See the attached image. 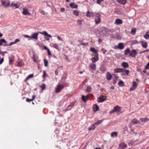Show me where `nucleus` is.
<instances>
[{
  "label": "nucleus",
  "instance_id": "obj_1",
  "mask_svg": "<svg viewBox=\"0 0 149 149\" xmlns=\"http://www.w3.org/2000/svg\"><path fill=\"white\" fill-rule=\"evenodd\" d=\"M39 33L44 35L45 36H46L49 38H51L52 36L50 34H49L48 33L45 31H43L42 32H39L37 33H33L31 36V38L35 40H37L38 39V36Z\"/></svg>",
  "mask_w": 149,
  "mask_h": 149
},
{
  "label": "nucleus",
  "instance_id": "obj_2",
  "mask_svg": "<svg viewBox=\"0 0 149 149\" xmlns=\"http://www.w3.org/2000/svg\"><path fill=\"white\" fill-rule=\"evenodd\" d=\"M95 21L96 24H98L101 22V15L99 13H95Z\"/></svg>",
  "mask_w": 149,
  "mask_h": 149
},
{
  "label": "nucleus",
  "instance_id": "obj_3",
  "mask_svg": "<svg viewBox=\"0 0 149 149\" xmlns=\"http://www.w3.org/2000/svg\"><path fill=\"white\" fill-rule=\"evenodd\" d=\"M68 86V84H65L64 85L58 84L56 88L55 92L56 93H59L65 86Z\"/></svg>",
  "mask_w": 149,
  "mask_h": 149
},
{
  "label": "nucleus",
  "instance_id": "obj_4",
  "mask_svg": "<svg viewBox=\"0 0 149 149\" xmlns=\"http://www.w3.org/2000/svg\"><path fill=\"white\" fill-rule=\"evenodd\" d=\"M107 100V97H106L102 95L97 98V101L98 102L100 103L104 102Z\"/></svg>",
  "mask_w": 149,
  "mask_h": 149
},
{
  "label": "nucleus",
  "instance_id": "obj_5",
  "mask_svg": "<svg viewBox=\"0 0 149 149\" xmlns=\"http://www.w3.org/2000/svg\"><path fill=\"white\" fill-rule=\"evenodd\" d=\"M75 103V102H71L70 104L68 106L66 109L63 110L65 112H66L70 110L74 106Z\"/></svg>",
  "mask_w": 149,
  "mask_h": 149
},
{
  "label": "nucleus",
  "instance_id": "obj_6",
  "mask_svg": "<svg viewBox=\"0 0 149 149\" xmlns=\"http://www.w3.org/2000/svg\"><path fill=\"white\" fill-rule=\"evenodd\" d=\"M137 54V52L135 49H133L130 52V56L135 58Z\"/></svg>",
  "mask_w": 149,
  "mask_h": 149
},
{
  "label": "nucleus",
  "instance_id": "obj_7",
  "mask_svg": "<svg viewBox=\"0 0 149 149\" xmlns=\"http://www.w3.org/2000/svg\"><path fill=\"white\" fill-rule=\"evenodd\" d=\"M95 13L93 12H90L89 11H88L86 13V17H93L95 16Z\"/></svg>",
  "mask_w": 149,
  "mask_h": 149
},
{
  "label": "nucleus",
  "instance_id": "obj_8",
  "mask_svg": "<svg viewBox=\"0 0 149 149\" xmlns=\"http://www.w3.org/2000/svg\"><path fill=\"white\" fill-rule=\"evenodd\" d=\"M2 3V4L3 6L5 7H7L8 6H9L10 3V1H7L6 3H5L6 0H1Z\"/></svg>",
  "mask_w": 149,
  "mask_h": 149
},
{
  "label": "nucleus",
  "instance_id": "obj_9",
  "mask_svg": "<svg viewBox=\"0 0 149 149\" xmlns=\"http://www.w3.org/2000/svg\"><path fill=\"white\" fill-rule=\"evenodd\" d=\"M137 86V84L135 81L132 82V87L130 88V90L132 91L134 90Z\"/></svg>",
  "mask_w": 149,
  "mask_h": 149
},
{
  "label": "nucleus",
  "instance_id": "obj_10",
  "mask_svg": "<svg viewBox=\"0 0 149 149\" xmlns=\"http://www.w3.org/2000/svg\"><path fill=\"white\" fill-rule=\"evenodd\" d=\"M127 147V145L124 143H122L119 145V148L120 149H124Z\"/></svg>",
  "mask_w": 149,
  "mask_h": 149
},
{
  "label": "nucleus",
  "instance_id": "obj_11",
  "mask_svg": "<svg viewBox=\"0 0 149 149\" xmlns=\"http://www.w3.org/2000/svg\"><path fill=\"white\" fill-rule=\"evenodd\" d=\"M123 21L119 19H116L114 24L116 25H119L122 24L123 23Z\"/></svg>",
  "mask_w": 149,
  "mask_h": 149
},
{
  "label": "nucleus",
  "instance_id": "obj_12",
  "mask_svg": "<svg viewBox=\"0 0 149 149\" xmlns=\"http://www.w3.org/2000/svg\"><path fill=\"white\" fill-rule=\"evenodd\" d=\"M112 76L111 74L109 72L107 73L106 76V79L108 80H111L112 78Z\"/></svg>",
  "mask_w": 149,
  "mask_h": 149
},
{
  "label": "nucleus",
  "instance_id": "obj_13",
  "mask_svg": "<svg viewBox=\"0 0 149 149\" xmlns=\"http://www.w3.org/2000/svg\"><path fill=\"white\" fill-rule=\"evenodd\" d=\"M11 6L14 9H16L19 8V6L17 3H15L14 2H12L11 4Z\"/></svg>",
  "mask_w": 149,
  "mask_h": 149
},
{
  "label": "nucleus",
  "instance_id": "obj_14",
  "mask_svg": "<svg viewBox=\"0 0 149 149\" xmlns=\"http://www.w3.org/2000/svg\"><path fill=\"white\" fill-rule=\"evenodd\" d=\"M99 107L96 104L93 105V111H96L99 110Z\"/></svg>",
  "mask_w": 149,
  "mask_h": 149
},
{
  "label": "nucleus",
  "instance_id": "obj_15",
  "mask_svg": "<svg viewBox=\"0 0 149 149\" xmlns=\"http://www.w3.org/2000/svg\"><path fill=\"white\" fill-rule=\"evenodd\" d=\"M99 59V58L98 54H97L96 55V57H92L91 58V60L93 63H95Z\"/></svg>",
  "mask_w": 149,
  "mask_h": 149
},
{
  "label": "nucleus",
  "instance_id": "obj_16",
  "mask_svg": "<svg viewBox=\"0 0 149 149\" xmlns=\"http://www.w3.org/2000/svg\"><path fill=\"white\" fill-rule=\"evenodd\" d=\"M22 13L23 15H29L30 13L29 12L28 10L26 8H23V11L22 12Z\"/></svg>",
  "mask_w": 149,
  "mask_h": 149
},
{
  "label": "nucleus",
  "instance_id": "obj_17",
  "mask_svg": "<svg viewBox=\"0 0 149 149\" xmlns=\"http://www.w3.org/2000/svg\"><path fill=\"white\" fill-rule=\"evenodd\" d=\"M70 6L72 8H77L78 7L77 5L74 3H70Z\"/></svg>",
  "mask_w": 149,
  "mask_h": 149
},
{
  "label": "nucleus",
  "instance_id": "obj_18",
  "mask_svg": "<svg viewBox=\"0 0 149 149\" xmlns=\"http://www.w3.org/2000/svg\"><path fill=\"white\" fill-rule=\"evenodd\" d=\"M89 67L94 70H95L96 68V65L93 63L90 64Z\"/></svg>",
  "mask_w": 149,
  "mask_h": 149
},
{
  "label": "nucleus",
  "instance_id": "obj_19",
  "mask_svg": "<svg viewBox=\"0 0 149 149\" xmlns=\"http://www.w3.org/2000/svg\"><path fill=\"white\" fill-rule=\"evenodd\" d=\"M114 109L116 112H120L121 110V107L117 105L114 107Z\"/></svg>",
  "mask_w": 149,
  "mask_h": 149
},
{
  "label": "nucleus",
  "instance_id": "obj_20",
  "mask_svg": "<svg viewBox=\"0 0 149 149\" xmlns=\"http://www.w3.org/2000/svg\"><path fill=\"white\" fill-rule=\"evenodd\" d=\"M140 42H141L142 44V46L144 48H146L148 47V43L145 42L143 41H141Z\"/></svg>",
  "mask_w": 149,
  "mask_h": 149
},
{
  "label": "nucleus",
  "instance_id": "obj_21",
  "mask_svg": "<svg viewBox=\"0 0 149 149\" xmlns=\"http://www.w3.org/2000/svg\"><path fill=\"white\" fill-rule=\"evenodd\" d=\"M122 71L121 72H125V74H126L127 76L129 75V70H127L125 69L124 68H121V70Z\"/></svg>",
  "mask_w": 149,
  "mask_h": 149
},
{
  "label": "nucleus",
  "instance_id": "obj_22",
  "mask_svg": "<svg viewBox=\"0 0 149 149\" xmlns=\"http://www.w3.org/2000/svg\"><path fill=\"white\" fill-rule=\"evenodd\" d=\"M117 1L120 4L124 5L126 3L127 1L126 0H117Z\"/></svg>",
  "mask_w": 149,
  "mask_h": 149
},
{
  "label": "nucleus",
  "instance_id": "obj_23",
  "mask_svg": "<svg viewBox=\"0 0 149 149\" xmlns=\"http://www.w3.org/2000/svg\"><path fill=\"white\" fill-rule=\"evenodd\" d=\"M122 66L125 68H127L129 67L128 63L126 62H123L121 64Z\"/></svg>",
  "mask_w": 149,
  "mask_h": 149
},
{
  "label": "nucleus",
  "instance_id": "obj_24",
  "mask_svg": "<svg viewBox=\"0 0 149 149\" xmlns=\"http://www.w3.org/2000/svg\"><path fill=\"white\" fill-rule=\"evenodd\" d=\"M118 48L120 49H122L124 48V46L123 43H120L118 44Z\"/></svg>",
  "mask_w": 149,
  "mask_h": 149
},
{
  "label": "nucleus",
  "instance_id": "obj_25",
  "mask_svg": "<svg viewBox=\"0 0 149 149\" xmlns=\"http://www.w3.org/2000/svg\"><path fill=\"white\" fill-rule=\"evenodd\" d=\"M94 123L91 125L88 128V130H94L95 128Z\"/></svg>",
  "mask_w": 149,
  "mask_h": 149
},
{
  "label": "nucleus",
  "instance_id": "obj_26",
  "mask_svg": "<svg viewBox=\"0 0 149 149\" xmlns=\"http://www.w3.org/2000/svg\"><path fill=\"white\" fill-rule=\"evenodd\" d=\"M91 52H93L95 54H97L98 50L95 49L94 48L91 47L90 49Z\"/></svg>",
  "mask_w": 149,
  "mask_h": 149
},
{
  "label": "nucleus",
  "instance_id": "obj_27",
  "mask_svg": "<svg viewBox=\"0 0 149 149\" xmlns=\"http://www.w3.org/2000/svg\"><path fill=\"white\" fill-rule=\"evenodd\" d=\"M121 68H116L114 70V72L115 73H120L122 72Z\"/></svg>",
  "mask_w": 149,
  "mask_h": 149
},
{
  "label": "nucleus",
  "instance_id": "obj_28",
  "mask_svg": "<svg viewBox=\"0 0 149 149\" xmlns=\"http://www.w3.org/2000/svg\"><path fill=\"white\" fill-rule=\"evenodd\" d=\"M118 134L116 132H112L111 133V137H113L114 136H117Z\"/></svg>",
  "mask_w": 149,
  "mask_h": 149
},
{
  "label": "nucleus",
  "instance_id": "obj_29",
  "mask_svg": "<svg viewBox=\"0 0 149 149\" xmlns=\"http://www.w3.org/2000/svg\"><path fill=\"white\" fill-rule=\"evenodd\" d=\"M118 85L120 87H123L124 86V82L122 81H120L118 83Z\"/></svg>",
  "mask_w": 149,
  "mask_h": 149
},
{
  "label": "nucleus",
  "instance_id": "obj_30",
  "mask_svg": "<svg viewBox=\"0 0 149 149\" xmlns=\"http://www.w3.org/2000/svg\"><path fill=\"white\" fill-rule=\"evenodd\" d=\"M130 52L131 51H130V49L129 48H127L125 51L124 54L125 55H127V54H129V53L130 54Z\"/></svg>",
  "mask_w": 149,
  "mask_h": 149
},
{
  "label": "nucleus",
  "instance_id": "obj_31",
  "mask_svg": "<svg viewBox=\"0 0 149 149\" xmlns=\"http://www.w3.org/2000/svg\"><path fill=\"white\" fill-rule=\"evenodd\" d=\"M132 123H133L134 124H136L139 123V121L136 119H134L132 121V122L131 123V124Z\"/></svg>",
  "mask_w": 149,
  "mask_h": 149
},
{
  "label": "nucleus",
  "instance_id": "obj_32",
  "mask_svg": "<svg viewBox=\"0 0 149 149\" xmlns=\"http://www.w3.org/2000/svg\"><path fill=\"white\" fill-rule=\"evenodd\" d=\"M73 15L76 16H78L79 15V12L76 10H74L73 11Z\"/></svg>",
  "mask_w": 149,
  "mask_h": 149
},
{
  "label": "nucleus",
  "instance_id": "obj_33",
  "mask_svg": "<svg viewBox=\"0 0 149 149\" xmlns=\"http://www.w3.org/2000/svg\"><path fill=\"white\" fill-rule=\"evenodd\" d=\"M53 47L58 50H59L60 49L59 48L57 44H53Z\"/></svg>",
  "mask_w": 149,
  "mask_h": 149
},
{
  "label": "nucleus",
  "instance_id": "obj_34",
  "mask_svg": "<svg viewBox=\"0 0 149 149\" xmlns=\"http://www.w3.org/2000/svg\"><path fill=\"white\" fill-rule=\"evenodd\" d=\"M140 120L141 122H144L149 120V119L147 118H140Z\"/></svg>",
  "mask_w": 149,
  "mask_h": 149
},
{
  "label": "nucleus",
  "instance_id": "obj_35",
  "mask_svg": "<svg viewBox=\"0 0 149 149\" xmlns=\"http://www.w3.org/2000/svg\"><path fill=\"white\" fill-rule=\"evenodd\" d=\"M2 43H6V42L3 39H1L0 40V45H2Z\"/></svg>",
  "mask_w": 149,
  "mask_h": 149
},
{
  "label": "nucleus",
  "instance_id": "obj_36",
  "mask_svg": "<svg viewBox=\"0 0 149 149\" xmlns=\"http://www.w3.org/2000/svg\"><path fill=\"white\" fill-rule=\"evenodd\" d=\"M136 28L132 29L131 31V33L133 35H134L136 33Z\"/></svg>",
  "mask_w": 149,
  "mask_h": 149
},
{
  "label": "nucleus",
  "instance_id": "obj_37",
  "mask_svg": "<svg viewBox=\"0 0 149 149\" xmlns=\"http://www.w3.org/2000/svg\"><path fill=\"white\" fill-rule=\"evenodd\" d=\"M144 37L146 39L149 38V35L148 32H146V34L144 35Z\"/></svg>",
  "mask_w": 149,
  "mask_h": 149
},
{
  "label": "nucleus",
  "instance_id": "obj_38",
  "mask_svg": "<svg viewBox=\"0 0 149 149\" xmlns=\"http://www.w3.org/2000/svg\"><path fill=\"white\" fill-rule=\"evenodd\" d=\"M103 121V120H98L94 124L96 125H99Z\"/></svg>",
  "mask_w": 149,
  "mask_h": 149
},
{
  "label": "nucleus",
  "instance_id": "obj_39",
  "mask_svg": "<svg viewBox=\"0 0 149 149\" xmlns=\"http://www.w3.org/2000/svg\"><path fill=\"white\" fill-rule=\"evenodd\" d=\"M14 44H15L14 42H10V44L8 45V44H6V43H5V44H4L3 45L4 46H11V45H13Z\"/></svg>",
  "mask_w": 149,
  "mask_h": 149
},
{
  "label": "nucleus",
  "instance_id": "obj_40",
  "mask_svg": "<svg viewBox=\"0 0 149 149\" xmlns=\"http://www.w3.org/2000/svg\"><path fill=\"white\" fill-rule=\"evenodd\" d=\"M86 91L87 92H90L91 90V86H88L86 89Z\"/></svg>",
  "mask_w": 149,
  "mask_h": 149
},
{
  "label": "nucleus",
  "instance_id": "obj_41",
  "mask_svg": "<svg viewBox=\"0 0 149 149\" xmlns=\"http://www.w3.org/2000/svg\"><path fill=\"white\" fill-rule=\"evenodd\" d=\"M140 42H139L137 40H132V43L133 44H137L139 43Z\"/></svg>",
  "mask_w": 149,
  "mask_h": 149
},
{
  "label": "nucleus",
  "instance_id": "obj_42",
  "mask_svg": "<svg viewBox=\"0 0 149 149\" xmlns=\"http://www.w3.org/2000/svg\"><path fill=\"white\" fill-rule=\"evenodd\" d=\"M81 98H82V100L84 102H86V99L85 97V96H84V95H82V97Z\"/></svg>",
  "mask_w": 149,
  "mask_h": 149
},
{
  "label": "nucleus",
  "instance_id": "obj_43",
  "mask_svg": "<svg viewBox=\"0 0 149 149\" xmlns=\"http://www.w3.org/2000/svg\"><path fill=\"white\" fill-rule=\"evenodd\" d=\"M40 87L41 88L42 90H44L46 86L45 84H43L40 86Z\"/></svg>",
  "mask_w": 149,
  "mask_h": 149
},
{
  "label": "nucleus",
  "instance_id": "obj_44",
  "mask_svg": "<svg viewBox=\"0 0 149 149\" xmlns=\"http://www.w3.org/2000/svg\"><path fill=\"white\" fill-rule=\"evenodd\" d=\"M88 45V43H81L79 44L78 45V46H80L81 45H84V46H86V45Z\"/></svg>",
  "mask_w": 149,
  "mask_h": 149
},
{
  "label": "nucleus",
  "instance_id": "obj_45",
  "mask_svg": "<svg viewBox=\"0 0 149 149\" xmlns=\"http://www.w3.org/2000/svg\"><path fill=\"white\" fill-rule=\"evenodd\" d=\"M82 20H77V24L78 25H81V22Z\"/></svg>",
  "mask_w": 149,
  "mask_h": 149
},
{
  "label": "nucleus",
  "instance_id": "obj_46",
  "mask_svg": "<svg viewBox=\"0 0 149 149\" xmlns=\"http://www.w3.org/2000/svg\"><path fill=\"white\" fill-rule=\"evenodd\" d=\"M44 62L45 63V66L46 67L47 66L48 63L47 61V60L45 59H44Z\"/></svg>",
  "mask_w": 149,
  "mask_h": 149
},
{
  "label": "nucleus",
  "instance_id": "obj_47",
  "mask_svg": "<svg viewBox=\"0 0 149 149\" xmlns=\"http://www.w3.org/2000/svg\"><path fill=\"white\" fill-rule=\"evenodd\" d=\"M43 75H42V77L43 78H45L46 76V72L45 70H44L43 71Z\"/></svg>",
  "mask_w": 149,
  "mask_h": 149
},
{
  "label": "nucleus",
  "instance_id": "obj_48",
  "mask_svg": "<svg viewBox=\"0 0 149 149\" xmlns=\"http://www.w3.org/2000/svg\"><path fill=\"white\" fill-rule=\"evenodd\" d=\"M23 64V63L21 61H19L18 62V65L19 66H22Z\"/></svg>",
  "mask_w": 149,
  "mask_h": 149
},
{
  "label": "nucleus",
  "instance_id": "obj_49",
  "mask_svg": "<svg viewBox=\"0 0 149 149\" xmlns=\"http://www.w3.org/2000/svg\"><path fill=\"white\" fill-rule=\"evenodd\" d=\"M145 69H149V62H148L146 65Z\"/></svg>",
  "mask_w": 149,
  "mask_h": 149
},
{
  "label": "nucleus",
  "instance_id": "obj_50",
  "mask_svg": "<svg viewBox=\"0 0 149 149\" xmlns=\"http://www.w3.org/2000/svg\"><path fill=\"white\" fill-rule=\"evenodd\" d=\"M103 1L104 0H97V2L98 4H100L101 2Z\"/></svg>",
  "mask_w": 149,
  "mask_h": 149
},
{
  "label": "nucleus",
  "instance_id": "obj_51",
  "mask_svg": "<svg viewBox=\"0 0 149 149\" xmlns=\"http://www.w3.org/2000/svg\"><path fill=\"white\" fill-rule=\"evenodd\" d=\"M33 77V74H31L27 77V78H28L29 79L30 78H32Z\"/></svg>",
  "mask_w": 149,
  "mask_h": 149
},
{
  "label": "nucleus",
  "instance_id": "obj_52",
  "mask_svg": "<svg viewBox=\"0 0 149 149\" xmlns=\"http://www.w3.org/2000/svg\"><path fill=\"white\" fill-rule=\"evenodd\" d=\"M33 101V100L32 99H29V98H27L26 99V101L28 102H30Z\"/></svg>",
  "mask_w": 149,
  "mask_h": 149
},
{
  "label": "nucleus",
  "instance_id": "obj_53",
  "mask_svg": "<svg viewBox=\"0 0 149 149\" xmlns=\"http://www.w3.org/2000/svg\"><path fill=\"white\" fill-rule=\"evenodd\" d=\"M40 13L43 15H46L47 14V13L45 12L44 11H41Z\"/></svg>",
  "mask_w": 149,
  "mask_h": 149
},
{
  "label": "nucleus",
  "instance_id": "obj_54",
  "mask_svg": "<svg viewBox=\"0 0 149 149\" xmlns=\"http://www.w3.org/2000/svg\"><path fill=\"white\" fill-rule=\"evenodd\" d=\"M20 40L19 39H16L15 40V41L14 42L15 44H16L17 42L19 41Z\"/></svg>",
  "mask_w": 149,
  "mask_h": 149
},
{
  "label": "nucleus",
  "instance_id": "obj_55",
  "mask_svg": "<svg viewBox=\"0 0 149 149\" xmlns=\"http://www.w3.org/2000/svg\"><path fill=\"white\" fill-rule=\"evenodd\" d=\"M33 61L34 62H37L38 61L36 59V58H35L34 57V56L33 57Z\"/></svg>",
  "mask_w": 149,
  "mask_h": 149
},
{
  "label": "nucleus",
  "instance_id": "obj_56",
  "mask_svg": "<svg viewBox=\"0 0 149 149\" xmlns=\"http://www.w3.org/2000/svg\"><path fill=\"white\" fill-rule=\"evenodd\" d=\"M3 61V58H2L0 59V65L2 64Z\"/></svg>",
  "mask_w": 149,
  "mask_h": 149
},
{
  "label": "nucleus",
  "instance_id": "obj_57",
  "mask_svg": "<svg viewBox=\"0 0 149 149\" xmlns=\"http://www.w3.org/2000/svg\"><path fill=\"white\" fill-rule=\"evenodd\" d=\"M24 37L26 38H31V36H29L28 35H25Z\"/></svg>",
  "mask_w": 149,
  "mask_h": 149
},
{
  "label": "nucleus",
  "instance_id": "obj_58",
  "mask_svg": "<svg viewBox=\"0 0 149 149\" xmlns=\"http://www.w3.org/2000/svg\"><path fill=\"white\" fill-rule=\"evenodd\" d=\"M100 70L102 71H104L105 70V69L103 67L100 68Z\"/></svg>",
  "mask_w": 149,
  "mask_h": 149
},
{
  "label": "nucleus",
  "instance_id": "obj_59",
  "mask_svg": "<svg viewBox=\"0 0 149 149\" xmlns=\"http://www.w3.org/2000/svg\"><path fill=\"white\" fill-rule=\"evenodd\" d=\"M61 10L62 12H63L65 10V9L64 8H61Z\"/></svg>",
  "mask_w": 149,
  "mask_h": 149
},
{
  "label": "nucleus",
  "instance_id": "obj_60",
  "mask_svg": "<svg viewBox=\"0 0 149 149\" xmlns=\"http://www.w3.org/2000/svg\"><path fill=\"white\" fill-rule=\"evenodd\" d=\"M114 112H116L115 110L114 109L113 110L110 111V113H114Z\"/></svg>",
  "mask_w": 149,
  "mask_h": 149
},
{
  "label": "nucleus",
  "instance_id": "obj_61",
  "mask_svg": "<svg viewBox=\"0 0 149 149\" xmlns=\"http://www.w3.org/2000/svg\"><path fill=\"white\" fill-rule=\"evenodd\" d=\"M101 51L102 52L103 51V53L104 54H105V53L107 51L106 50H104L103 49H102Z\"/></svg>",
  "mask_w": 149,
  "mask_h": 149
},
{
  "label": "nucleus",
  "instance_id": "obj_62",
  "mask_svg": "<svg viewBox=\"0 0 149 149\" xmlns=\"http://www.w3.org/2000/svg\"><path fill=\"white\" fill-rule=\"evenodd\" d=\"M47 52H48V55H51V52H50L49 49L48 50H47Z\"/></svg>",
  "mask_w": 149,
  "mask_h": 149
},
{
  "label": "nucleus",
  "instance_id": "obj_63",
  "mask_svg": "<svg viewBox=\"0 0 149 149\" xmlns=\"http://www.w3.org/2000/svg\"><path fill=\"white\" fill-rule=\"evenodd\" d=\"M45 37V38L47 40V41H48L49 40V38H48L49 37Z\"/></svg>",
  "mask_w": 149,
  "mask_h": 149
},
{
  "label": "nucleus",
  "instance_id": "obj_64",
  "mask_svg": "<svg viewBox=\"0 0 149 149\" xmlns=\"http://www.w3.org/2000/svg\"><path fill=\"white\" fill-rule=\"evenodd\" d=\"M57 38L59 40H61L62 41L63 40L59 36H57Z\"/></svg>",
  "mask_w": 149,
  "mask_h": 149
}]
</instances>
